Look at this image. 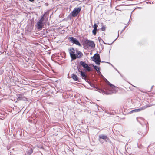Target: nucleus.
I'll list each match as a JSON object with an SVG mask.
<instances>
[{
	"instance_id": "f257e3e1",
	"label": "nucleus",
	"mask_w": 155,
	"mask_h": 155,
	"mask_svg": "<svg viewBox=\"0 0 155 155\" xmlns=\"http://www.w3.org/2000/svg\"><path fill=\"white\" fill-rule=\"evenodd\" d=\"M91 58L97 64H100V56L98 54H95L93 57H91Z\"/></svg>"
},
{
	"instance_id": "f03ea898",
	"label": "nucleus",
	"mask_w": 155,
	"mask_h": 155,
	"mask_svg": "<svg viewBox=\"0 0 155 155\" xmlns=\"http://www.w3.org/2000/svg\"><path fill=\"white\" fill-rule=\"evenodd\" d=\"M75 51L74 48H70V54L72 59H75L76 58V56L75 54Z\"/></svg>"
},
{
	"instance_id": "7ed1b4c3",
	"label": "nucleus",
	"mask_w": 155,
	"mask_h": 155,
	"mask_svg": "<svg viewBox=\"0 0 155 155\" xmlns=\"http://www.w3.org/2000/svg\"><path fill=\"white\" fill-rule=\"evenodd\" d=\"M81 9V7L74 9L72 12V16L74 17L76 16L80 12Z\"/></svg>"
},
{
	"instance_id": "20e7f679",
	"label": "nucleus",
	"mask_w": 155,
	"mask_h": 155,
	"mask_svg": "<svg viewBox=\"0 0 155 155\" xmlns=\"http://www.w3.org/2000/svg\"><path fill=\"white\" fill-rule=\"evenodd\" d=\"M81 64L84 68L86 71H89L91 70V68L89 67L87 64L81 61L80 62Z\"/></svg>"
},
{
	"instance_id": "39448f33",
	"label": "nucleus",
	"mask_w": 155,
	"mask_h": 155,
	"mask_svg": "<svg viewBox=\"0 0 155 155\" xmlns=\"http://www.w3.org/2000/svg\"><path fill=\"white\" fill-rule=\"evenodd\" d=\"M69 39L72 42L79 46H81V45L79 42L76 39L72 37H70Z\"/></svg>"
},
{
	"instance_id": "423d86ee",
	"label": "nucleus",
	"mask_w": 155,
	"mask_h": 155,
	"mask_svg": "<svg viewBox=\"0 0 155 155\" xmlns=\"http://www.w3.org/2000/svg\"><path fill=\"white\" fill-rule=\"evenodd\" d=\"M86 43L87 45L91 47H94L95 46V44L93 41H87Z\"/></svg>"
},
{
	"instance_id": "0eeeda50",
	"label": "nucleus",
	"mask_w": 155,
	"mask_h": 155,
	"mask_svg": "<svg viewBox=\"0 0 155 155\" xmlns=\"http://www.w3.org/2000/svg\"><path fill=\"white\" fill-rule=\"evenodd\" d=\"M42 21L40 20L38 22V28L41 29L42 28Z\"/></svg>"
},
{
	"instance_id": "6e6552de",
	"label": "nucleus",
	"mask_w": 155,
	"mask_h": 155,
	"mask_svg": "<svg viewBox=\"0 0 155 155\" xmlns=\"http://www.w3.org/2000/svg\"><path fill=\"white\" fill-rule=\"evenodd\" d=\"M71 76L73 79L74 80L77 81L78 80V77L76 75L73 74Z\"/></svg>"
},
{
	"instance_id": "1a4fd4ad",
	"label": "nucleus",
	"mask_w": 155,
	"mask_h": 155,
	"mask_svg": "<svg viewBox=\"0 0 155 155\" xmlns=\"http://www.w3.org/2000/svg\"><path fill=\"white\" fill-rule=\"evenodd\" d=\"M79 72L81 73V75L82 77V78L85 79L86 78V76L85 73L82 71H79Z\"/></svg>"
},
{
	"instance_id": "9d476101",
	"label": "nucleus",
	"mask_w": 155,
	"mask_h": 155,
	"mask_svg": "<svg viewBox=\"0 0 155 155\" xmlns=\"http://www.w3.org/2000/svg\"><path fill=\"white\" fill-rule=\"evenodd\" d=\"M77 55L78 57H80L82 55V54L79 51H77Z\"/></svg>"
},
{
	"instance_id": "9b49d317",
	"label": "nucleus",
	"mask_w": 155,
	"mask_h": 155,
	"mask_svg": "<svg viewBox=\"0 0 155 155\" xmlns=\"http://www.w3.org/2000/svg\"><path fill=\"white\" fill-rule=\"evenodd\" d=\"M99 137L100 138H102L103 139H106V137L104 136V135H101L99 136Z\"/></svg>"
},
{
	"instance_id": "f8f14e48",
	"label": "nucleus",
	"mask_w": 155,
	"mask_h": 155,
	"mask_svg": "<svg viewBox=\"0 0 155 155\" xmlns=\"http://www.w3.org/2000/svg\"><path fill=\"white\" fill-rule=\"evenodd\" d=\"M94 68L97 71H99L100 70V68L97 66H94Z\"/></svg>"
},
{
	"instance_id": "ddd939ff",
	"label": "nucleus",
	"mask_w": 155,
	"mask_h": 155,
	"mask_svg": "<svg viewBox=\"0 0 155 155\" xmlns=\"http://www.w3.org/2000/svg\"><path fill=\"white\" fill-rule=\"evenodd\" d=\"M97 30V29H94V30L92 31L94 35H95L96 34Z\"/></svg>"
},
{
	"instance_id": "4468645a",
	"label": "nucleus",
	"mask_w": 155,
	"mask_h": 155,
	"mask_svg": "<svg viewBox=\"0 0 155 155\" xmlns=\"http://www.w3.org/2000/svg\"><path fill=\"white\" fill-rule=\"evenodd\" d=\"M97 24H95L94 25V29H97Z\"/></svg>"
},
{
	"instance_id": "2eb2a0df",
	"label": "nucleus",
	"mask_w": 155,
	"mask_h": 155,
	"mask_svg": "<svg viewBox=\"0 0 155 155\" xmlns=\"http://www.w3.org/2000/svg\"><path fill=\"white\" fill-rule=\"evenodd\" d=\"M140 109H136V110H134V111H135V112H138V111H140Z\"/></svg>"
},
{
	"instance_id": "dca6fc26",
	"label": "nucleus",
	"mask_w": 155,
	"mask_h": 155,
	"mask_svg": "<svg viewBox=\"0 0 155 155\" xmlns=\"http://www.w3.org/2000/svg\"><path fill=\"white\" fill-rule=\"evenodd\" d=\"M101 29L103 31H104L105 29V27L104 26L102 27L101 28Z\"/></svg>"
},
{
	"instance_id": "f3484780",
	"label": "nucleus",
	"mask_w": 155,
	"mask_h": 155,
	"mask_svg": "<svg viewBox=\"0 0 155 155\" xmlns=\"http://www.w3.org/2000/svg\"><path fill=\"white\" fill-rule=\"evenodd\" d=\"M84 48H86V46L85 44L84 45Z\"/></svg>"
},
{
	"instance_id": "a211bd4d",
	"label": "nucleus",
	"mask_w": 155,
	"mask_h": 155,
	"mask_svg": "<svg viewBox=\"0 0 155 155\" xmlns=\"http://www.w3.org/2000/svg\"><path fill=\"white\" fill-rule=\"evenodd\" d=\"M30 1L32 2L34 1V0H29Z\"/></svg>"
}]
</instances>
